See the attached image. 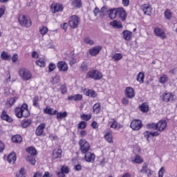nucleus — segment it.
I'll return each instance as SVG.
<instances>
[{
    "label": "nucleus",
    "instance_id": "14",
    "mask_svg": "<svg viewBox=\"0 0 177 177\" xmlns=\"http://www.w3.org/2000/svg\"><path fill=\"white\" fill-rule=\"evenodd\" d=\"M162 100L163 102H172L174 101V95L171 93H166L162 94Z\"/></svg>",
    "mask_w": 177,
    "mask_h": 177
},
{
    "label": "nucleus",
    "instance_id": "23",
    "mask_svg": "<svg viewBox=\"0 0 177 177\" xmlns=\"http://www.w3.org/2000/svg\"><path fill=\"white\" fill-rule=\"evenodd\" d=\"M122 34L123 39H124L125 41H131V38H132V32L129 30H124Z\"/></svg>",
    "mask_w": 177,
    "mask_h": 177
},
{
    "label": "nucleus",
    "instance_id": "34",
    "mask_svg": "<svg viewBox=\"0 0 177 177\" xmlns=\"http://www.w3.org/2000/svg\"><path fill=\"white\" fill-rule=\"evenodd\" d=\"M104 138L109 143H113V134H111V133H106L104 135Z\"/></svg>",
    "mask_w": 177,
    "mask_h": 177
},
{
    "label": "nucleus",
    "instance_id": "58",
    "mask_svg": "<svg viewBox=\"0 0 177 177\" xmlns=\"http://www.w3.org/2000/svg\"><path fill=\"white\" fill-rule=\"evenodd\" d=\"M81 69L82 70V71H88V64H86V62H83L81 65Z\"/></svg>",
    "mask_w": 177,
    "mask_h": 177
},
{
    "label": "nucleus",
    "instance_id": "31",
    "mask_svg": "<svg viewBox=\"0 0 177 177\" xmlns=\"http://www.w3.org/2000/svg\"><path fill=\"white\" fill-rule=\"evenodd\" d=\"M44 113L46 114H50V115H55V114H57V111L53 110L52 108H46L44 109Z\"/></svg>",
    "mask_w": 177,
    "mask_h": 177
},
{
    "label": "nucleus",
    "instance_id": "44",
    "mask_svg": "<svg viewBox=\"0 0 177 177\" xmlns=\"http://www.w3.org/2000/svg\"><path fill=\"white\" fill-rule=\"evenodd\" d=\"M37 66L39 67H44L45 66V59L40 58L39 60L36 61Z\"/></svg>",
    "mask_w": 177,
    "mask_h": 177
},
{
    "label": "nucleus",
    "instance_id": "39",
    "mask_svg": "<svg viewBox=\"0 0 177 177\" xmlns=\"http://www.w3.org/2000/svg\"><path fill=\"white\" fill-rule=\"evenodd\" d=\"M86 96H90L91 97H96V92L93 90H88L86 92Z\"/></svg>",
    "mask_w": 177,
    "mask_h": 177
},
{
    "label": "nucleus",
    "instance_id": "8",
    "mask_svg": "<svg viewBox=\"0 0 177 177\" xmlns=\"http://www.w3.org/2000/svg\"><path fill=\"white\" fill-rule=\"evenodd\" d=\"M153 32L156 37H159V38H161V39H165V38H167L165 32L162 31V29L160 28H155L153 30Z\"/></svg>",
    "mask_w": 177,
    "mask_h": 177
},
{
    "label": "nucleus",
    "instance_id": "2",
    "mask_svg": "<svg viewBox=\"0 0 177 177\" xmlns=\"http://www.w3.org/2000/svg\"><path fill=\"white\" fill-rule=\"evenodd\" d=\"M80 150L82 154H85V153H88L89 150H91V145L89 142L86 141L85 139H81L79 141Z\"/></svg>",
    "mask_w": 177,
    "mask_h": 177
},
{
    "label": "nucleus",
    "instance_id": "64",
    "mask_svg": "<svg viewBox=\"0 0 177 177\" xmlns=\"http://www.w3.org/2000/svg\"><path fill=\"white\" fill-rule=\"evenodd\" d=\"M122 5H124V6H129V0H122Z\"/></svg>",
    "mask_w": 177,
    "mask_h": 177
},
{
    "label": "nucleus",
    "instance_id": "10",
    "mask_svg": "<svg viewBox=\"0 0 177 177\" xmlns=\"http://www.w3.org/2000/svg\"><path fill=\"white\" fill-rule=\"evenodd\" d=\"M102 48L103 47H102V46H97L93 47V48H91L88 52L91 56H97V55H99V53H100V51Z\"/></svg>",
    "mask_w": 177,
    "mask_h": 177
},
{
    "label": "nucleus",
    "instance_id": "32",
    "mask_svg": "<svg viewBox=\"0 0 177 177\" xmlns=\"http://www.w3.org/2000/svg\"><path fill=\"white\" fill-rule=\"evenodd\" d=\"M26 151L28 152L30 156H37V149L34 147H28Z\"/></svg>",
    "mask_w": 177,
    "mask_h": 177
},
{
    "label": "nucleus",
    "instance_id": "40",
    "mask_svg": "<svg viewBox=\"0 0 177 177\" xmlns=\"http://www.w3.org/2000/svg\"><path fill=\"white\" fill-rule=\"evenodd\" d=\"M147 129H153V131H157V123H149L147 124Z\"/></svg>",
    "mask_w": 177,
    "mask_h": 177
},
{
    "label": "nucleus",
    "instance_id": "62",
    "mask_svg": "<svg viewBox=\"0 0 177 177\" xmlns=\"http://www.w3.org/2000/svg\"><path fill=\"white\" fill-rule=\"evenodd\" d=\"M17 59H19L17 54H14L12 57V62L16 63V62H17Z\"/></svg>",
    "mask_w": 177,
    "mask_h": 177
},
{
    "label": "nucleus",
    "instance_id": "61",
    "mask_svg": "<svg viewBox=\"0 0 177 177\" xmlns=\"http://www.w3.org/2000/svg\"><path fill=\"white\" fill-rule=\"evenodd\" d=\"M15 103H16V97L10 98V100L9 101V104L11 106H13V104H15Z\"/></svg>",
    "mask_w": 177,
    "mask_h": 177
},
{
    "label": "nucleus",
    "instance_id": "17",
    "mask_svg": "<svg viewBox=\"0 0 177 177\" xmlns=\"http://www.w3.org/2000/svg\"><path fill=\"white\" fill-rule=\"evenodd\" d=\"M1 120L6 121L7 122H13V118H12L9 115L6 114V111H3L1 115Z\"/></svg>",
    "mask_w": 177,
    "mask_h": 177
},
{
    "label": "nucleus",
    "instance_id": "26",
    "mask_svg": "<svg viewBox=\"0 0 177 177\" xmlns=\"http://www.w3.org/2000/svg\"><path fill=\"white\" fill-rule=\"evenodd\" d=\"M110 26H112L114 28H122V24H121V21L117 20L110 22Z\"/></svg>",
    "mask_w": 177,
    "mask_h": 177
},
{
    "label": "nucleus",
    "instance_id": "45",
    "mask_svg": "<svg viewBox=\"0 0 177 177\" xmlns=\"http://www.w3.org/2000/svg\"><path fill=\"white\" fill-rule=\"evenodd\" d=\"M93 110L94 113H96V114H98V113L100 112V104H95L93 106Z\"/></svg>",
    "mask_w": 177,
    "mask_h": 177
},
{
    "label": "nucleus",
    "instance_id": "13",
    "mask_svg": "<svg viewBox=\"0 0 177 177\" xmlns=\"http://www.w3.org/2000/svg\"><path fill=\"white\" fill-rule=\"evenodd\" d=\"M95 157L96 156L94 155V153L88 151V152L85 153L84 160L87 162H93L95 161Z\"/></svg>",
    "mask_w": 177,
    "mask_h": 177
},
{
    "label": "nucleus",
    "instance_id": "43",
    "mask_svg": "<svg viewBox=\"0 0 177 177\" xmlns=\"http://www.w3.org/2000/svg\"><path fill=\"white\" fill-rule=\"evenodd\" d=\"M59 89L62 95H66L67 93V85L66 84L61 85Z\"/></svg>",
    "mask_w": 177,
    "mask_h": 177
},
{
    "label": "nucleus",
    "instance_id": "47",
    "mask_svg": "<svg viewBox=\"0 0 177 177\" xmlns=\"http://www.w3.org/2000/svg\"><path fill=\"white\" fill-rule=\"evenodd\" d=\"M165 17L167 20H169L172 17V12L169 10H166L165 12Z\"/></svg>",
    "mask_w": 177,
    "mask_h": 177
},
{
    "label": "nucleus",
    "instance_id": "7",
    "mask_svg": "<svg viewBox=\"0 0 177 177\" xmlns=\"http://www.w3.org/2000/svg\"><path fill=\"white\" fill-rule=\"evenodd\" d=\"M165 128H167V121L160 120L158 123H156V131L158 132L165 131Z\"/></svg>",
    "mask_w": 177,
    "mask_h": 177
},
{
    "label": "nucleus",
    "instance_id": "59",
    "mask_svg": "<svg viewBox=\"0 0 177 177\" xmlns=\"http://www.w3.org/2000/svg\"><path fill=\"white\" fill-rule=\"evenodd\" d=\"M75 102H80V100H82V95L75 94Z\"/></svg>",
    "mask_w": 177,
    "mask_h": 177
},
{
    "label": "nucleus",
    "instance_id": "46",
    "mask_svg": "<svg viewBox=\"0 0 177 177\" xmlns=\"http://www.w3.org/2000/svg\"><path fill=\"white\" fill-rule=\"evenodd\" d=\"M78 129H85L86 128V122L82 121L77 124Z\"/></svg>",
    "mask_w": 177,
    "mask_h": 177
},
{
    "label": "nucleus",
    "instance_id": "27",
    "mask_svg": "<svg viewBox=\"0 0 177 177\" xmlns=\"http://www.w3.org/2000/svg\"><path fill=\"white\" fill-rule=\"evenodd\" d=\"M139 109L140 111H142V113H147V111H149V104L144 102L139 106Z\"/></svg>",
    "mask_w": 177,
    "mask_h": 177
},
{
    "label": "nucleus",
    "instance_id": "37",
    "mask_svg": "<svg viewBox=\"0 0 177 177\" xmlns=\"http://www.w3.org/2000/svg\"><path fill=\"white\" fill-rule=\"evenodd\" d=\"M57 120H60L63 118H66L67 117V113L66 111L62 113V112H57Z\"/></svg>",
    "mask_w": 177,
    "mask_h": 177
},
{
    "label": "nucleus",
    "instance_id": "25",
    "mask_svg": "<svg viewBox=\"0 0 177 177\" xmlns=\"http://www.w3.org/2000/svg\"><path fill=\"white\" fill-rule=\"evenodd\" d=\"M15 115L17 118H21L23 117V105L21 107H17L15 109Z\"/></svg>",
    "mask_w": 177,
    "mask_h": 177
},
{
    "label": "nucleus",
    "instance_id": "54",
    "mask_svg": "<svg viewBox=\"0 0 177 177\" xmlns=\"http://www.w3.org/2000/svg\"><path fill=\"white\" fill-rule=\"evenodd\" d=\"M55 68H56V65L53 63H50V64L48 66L49 73H52V71H53V70H55Z\"/></svg>",
    "mask_w": 177,
    "mask_h": 177
},
{
    "label": "nucleus",
    "instance_id": "60",
    "mask_svg": "<svg viewBox=\"0 0 177 177\" xmlns=\"http://www.w3.org/2000/svg\"><path fill=\"white\" fill-rule=\"evenodd\" d=\"M151 136L156 137V136H160V133L158 131H153L150 133Z\"/></svg>",
    "mask_w": 177,
    "mask_h": 177
},
{
    "label": "nucleus",
    "instance_id": "48",
    "mask_svg": "<svg viewBox=\"0 0 177 177\" xmlns=\"http://www.w3.org/2000/svg\"><path fill=\"white\" fill-rule=\"evenodd\" d=\"M167 81H168V76L167 75H163L162 77H160V84H165Z\"/></svg>",
    "mask_w": 177,
    "mask_h": 177
},
{
    "label": "nucleus",
    "instance_id": "42",
    "mask_svg": "<svg viewBox=\"0 0 177 177\" xmlns=\"http://www.w3.org/2000/svg\"><path fill=\"white\" fill-rule=\"evenodd\" d=\"M109 124H111L110 127L113 128L114 129H116V128L118 127V123L115 119H112Z\"/></svg>",
    "mask_w": 177,
    "mask_h": 177
},
{
    "label": "nucleus",
    "instance_id": "38",
    "mask_svg": "<svg viewBox=\"0 0 177 177\" xmlns=\"http://www.w3.org/2000/svg\"><path fill=\"white\" fill-rule=\"evenodd\" d=\"M83 42H84V44H86V45H94L95 41H93V40L91 39V38L89 37H85L83 39Z\"/></svg>",
    "mask_w": 177,
    "mask_h": 177
},
{
    "label": "nucleus",
    "instance_id": "55",
    "mask_svg": "<svg viewBox=\"0 0 177 177\" xmlns=\"http://www.w3.org/2000/svg\"><path fill=\"white\" fill-rule=\"evenodd\" d=\"M165 174V169H164V167H161L158 171V177H164Z\"/></svg>",
    "mask_w": 177,
    "mask_h": 177
},
{
    "label": "nucleus",
    "instance_id": "6",
    "mask_svg": "<svg viewBox=\"0 0 177 177\" xmlns=\"http://www.w3.org/2000/svg\"><path fill=\"white\" fill-rule=\"evenodd\" d=\"M51 12L52 13H57L58 12H63V4L62 3H53L51 5Z\"/></svg>",
    "mask_w": 177,
    "mask_h": 177
},
{
    "label": "nucleus",
    "instance_id": "9",
    "mask_svg": "<svg viewBox=\"0 0 177 177\" xmlns=\"http://www.w3.org/2000/svg\"><path fill=\"white\" fill-rule=\"evenodd\" d=\"M78 23H80V19H78V17L76 15L72 16L69 21V26L71 28H75L77 26H78Z\"/></svg>",
    "mask_w": 177,
    "mask_h": 177
},
{
    "label": "nucleus",
    "instance_id": "19",
    "mask_svg": "<svg viewBox=\"0 0 177 177\" xmlns=\"http://www.w3.org/2000/svg\"><path fill=\"white\" fill-rule=\"evenodd\" d=\"M141 9L144 12L145 15H147V16H150L151 15V7L147 4H144L142 6Z\"/></svg>",
    "mask_w": 177,
    "mask_h": 177
},
{
    "label": "nucleus",
    "instance_id": "28",
    "mask_svg": "<svg viewBox=\"0 0 177 177\" xmlns=\"http://www.w3.org/2000/svg\"><path fill=\"white\" fill-rule=\"evenodd\" d=\"M117 13H118L117 8L111 9L109 10V17L111 19V20H113V19H115V17H117L118 16Z\"/></svg>",
    "mask_w": 177,
    "mask_h": 177
},
{
    "label": "nucleus",
    "instance_id": "30",
    "mask_svg": "<svg viewBox=\"0 0 177 177\" xmlns=\"http://www.w3.org/2000/svg\"><path fill=\"white\" fill-rule=\"evenodd\" d=\"M12 140L14 143H21L23 138L20 135H15L12 136Z\"/></svg>",
    "mask_w": 177,
    "mask_h": 177
},
{
    "label": "nucleus",
    "instance_id": "41",
    "mask_svg": "<svg viewBox=\"0 0 177 177\" xmlns=\"http://www.w3.org/2000/svg\"><path fill=\"white\" fill-rule=\"evenodd\" d=\"M147 165H149V164L147 163L143 164L142 169H140L141 174H147V172H149V169H147Z\"/></svg>",
    "mask_w": 177,
    "mask_h": 177
},
{
    "label": "nucleus",
    "instance_id": "33",
    "mask_svg": "<svg viewBox=\"0 0 177 177\" xmlns=\"http://www.w3.org/2000/svg\"><path fill=\"white\" fill-rule=\"evenodd\" d=\"M26 160L28 161V162L31 163L32 165H35V156L34 155H28L26 157Z\"/></svg>",
    "mask_w": 177,
    "mask_h": 177
},
{
    "label": "nucleus",
    "instance_id": "12",
    "mask_svg": "<svg viewBox=\"0 0 177 177\" xmlns=\"http://www.w3.org/2000/svg\"><path fill=\"white\" fill-rule=\"evenodd\" d=\"M125 94L128 99H133V97H135V91L132 87H127Z\"/></svg>",
    "mask_w": 177,
    "mask_h": 177
},
{
    "label": "nucleus",
    "instance_id": "21",
    "mask_svg": "<svg viewBox=\"0 0 177 177\" xmlns=\"http://www.w3.org/2000/svg\"><path fill=\"white\" fill-rule=\"evenodd\" d=\"M17 158L16 157V153L12 152L8 156L7 161H8L10 164H15V162H16Z\"/></svg>",
    "mask_w": 177,
    "mask_h": 177
},
{
    "label": "nucleus",
    "instance_id": "50",
    "mask_svg": "<svg viewBox=\"0 0 177 177\" xmlns=\"http://www.w3.org/2000/svg\"><path fill=\"white\" fill-rule=\"evenodd\" d=\"M39 31L41 35H46L48 31V29L46 26H44L42 28H40Z\"/></svg>",
    "mask_w": 177,
    "mask_h": 177
},
{
    "label": "nucleus",
    "instance_id": "56",
    "mask_svg": "<svg viewBox=\"0 0 177 177\" xmlns=\"http://www.w3.org/2000/svg\"><path fill=\"white\" fill-rule=\"evenodd\" d=\"M59 81H60V77L55 76L54 78H52V80H50V82H52L53 84H57V82H59Z\"/></svg>",
    "mask_w": 177,
    "mask_h": 177
},
{
    "label": "nucleus",
    "instance_id": "22",
    "mask_svg": "<svg viewBox=\"0 0 177 177\" xmlns=\"http://www.w3.org/2000/svg\"><path fill=\"white\" fill-rule=\"evenodd\" d=\"M62 153H63L62 149H55L53 152V158L55 160H56V158H62Z\"/></svg>",
    "mask_w": 177,
    "mask_h": 177
},
{
    "label": "nucleus",
    "instance_id": "15",
    "mask_svg": "<svg viewBox=\"0 0 177 177\" xmlns=\"http://www.w3.org/2000/svg\"><path fill=\"white\" fill-rule=\"evenodd\" d=\"M57 67L59 71H67L68 70V66L64 61H61L57 63Z\"/></svg>",
    "mask_w": 177,
    "mask_h": 177
},
{
    "label": "nucleus",
    "instance_id": "29",
    "mask_svg": "<svg viewBox=\"0 0 177 177\" xmlns=\"http://www.w3.org/2000/svg\"><path fill=\"white\" fill-rule=\"evenodd\" d=\"M32 124V120L31 119L24 120L21 122L22 128H28Z\"/></svg>",
    "mask_w": 177,
    "mask_h": 177
},
{
    "label": "nucleus",
    "instance_id": "49",
    "mask_svg": "<svg viewBox=\"0 0 177 177\" xmlns=\"http://www.w3.org/2000/svg\"><path fill=\"white\" fill-rule=\"evenodd\" d=\"M113 59L116 62L122 59V55L121 53H116L113 56Z\"/></svg>",
    "mask_w": 177,
    "mask_h": 177
},
{
    "label": "nucleus",
    "instance_id": "1",
    "mask_svg": "<svg viewBox=\"0 0 177 177\" xmlns=\"http://www.w3.org/2000/svg\"><path fill=\"white\" fill-rule=\"evenodd\" d=\"M18 21L21 27H25L26 28H30L32 25L31 19L23 15H19Z\"/></svg>",
    "mask_w": 177,
    "mask_h": 177
},
{
    "label": "nucleus",
    "instance_id": "5",
    "mask_svg": "<svg viewBox=\"0 0 177 177\" xmlns=\"http://www.w3.org/2000/svg\"><path fill=\"white\" fill-rule=\"evenodd\" d=\"M142 127H143V124L142 123V120H133L130 124V128L133 131H139Z\"/></svg>",
    "mask_w": 177,
    "mask_h": 177
},
{
    "label": "nucleus",
    "instance_id": "35",
    "mask_svg": "<svg viewBox=\"0 0 177 177\" xmlns=\"http://www.w3.org/2000/svg\"><path fill=\"white\" fill-rule=\"evenodd\" d=\"M145 73L143 72H140L137 76V81L140 82V84H143L145 82Z\"/></svg>",
    "mask_w": 177,
    "mask_h": 177
},
{
    "label": "nucleus",
    "instance_id": "36",
    "mask_svg": "<svg viewBox=\"0 0 177 177\" xmlns=\"http://www.w3.org/2000/svg\"><path fill=\"white\" fill-rule=\"evenodd\" d=\"M1 57L3 60H10V59H12V57L5 51L1 53Z\"/></svg>",
    "mask_w": 177,
    "mask_h": 177
},
{
    "label": "nucleus",
    "instance_id": "20",
    "mask_svg": "<svg viewBox=\"0 0 177 177\" xmlns=\"http://www.w3.org/2000/svg\"><path fill=\"white\" fill-rule=\"evenodd\" d=\"M22 109H23L22 117H24V118H27V117H30V111H28V105H27V104H23Z\"/></svg>",
    "mask_w": 177,
    "mask_h": 177
},
{
    "label": "nucleus",
    "instance_id": "52",
    "mask_svg": "<svg viewBox=\"0 0 177 177\" xmlns=\"http://www.w3.org/2000/svg\"><path fill=\"white\" fill-rule=\"evenodd\" d=\"M61 172H62L63 174H68V172H70V170L68 169V167L62 166L61 167Z\"/></svg>",
    "mask_w": 177,
    "mask_h": 177
},
{
    "label": "nucleus",
    "instance_id": "4",
    "mask_svg": "<svg viewBox=\"0 0 177 177\" xmlns=\"http://www.w3.org/2000/svg\"><path fill=\"white\" fill-rule=\"evenodd\" d=\"M87 75L89 78H93V80H101L103 78V74L97 70H93L88 72Z\"/></svg>",
    "mask_w": 177,
    "mask_h": 177
},
{
    "label": "nucleus",
    "instance_id": "24",
    "mask_svg": "<svg viewBox=\"0 0 177 177\" xmlns=\"http://www.w3.org/2000/svg\"><path fill=\"white\" fill-rule=\"evenodd\" d=\"M71 5L73 8L80 9V8H82V1L81 0H73L71 1Z\"/></svg>",
    "mask_w": 177,
    "mask_h": 177
},
{
    "label": "nucleus",
    "instance_id": "16",
    "mask_svg": "<svg viewBox=\"0 0 177 177\" xmlns=\"http://www.w3.org/2000/svg\"><path fill=\"white\" fill-rule=\"evenodd\" d=\"M44 129H45V123H41L36 129L35 135L37 136H42V133H44Z\"/></svg>",
    "mask_w": 177,
    "mask_h": 177
},
{
    "label": "nucleus",
    "instance_id": "3",
    "mask_svg": "<svg viewBox=\"0 0 177 177\" xmlns=\"http://www.w3.org/2000/svg\"><path fill=\"white\" fill-rule=\"evenodd\" d=\"M19 76L24 81H28L32 78V74L28 69L21 68L19 71Z\"/></svg>",
    "mask_w": 177,
    "mask_h": 177
},
{
    "label": "nucleus",
    "instance_id": "57",
    "mask_svg": "<svg viewBox=\"0 0 177 177\" xmlns=\"http://www.w3.org/2000/svg\"><path fill=\"white\" fill-rule=\"evenodd\" d=\"M151 132L149 131H147L144 133V136L145 138H147V142H150V140H149L150 138V137L151 136V134H150Z\"/></svg>",
    "mask_w": 177,
    "mask_h": 177
},
{
    "label": "nucleus",
    "instance_id": "51",
    "mask_svg": "<svg viewBox=\"0 0 177 177\" xmlns=\"http://www.w3.org/2000/svg\"><path fill=\"white\" fill-rule=\"evenodd\" d=\"M38 100H39V97L38 96H35L33 98V106H35V107H38L39 106V104H38Z\"/></svg>",
    "mask_w": 177,
    "mask_h": 177
},
{
    "label": "nucleus",
    "instance_id": "11",
    "mask_svg": "<svg viewBox=\"0 0 177 177\" xmlns=\"http://www.w3.org/2000/svg\"><path fill=\"white\" fill-rule=\"evenodd\" d=\"M117 15L122 21H125V19H127V12H125V10L122 8H117Z\"/></svg>",
    "mask_w": 177,
    "mask_h": 177
},
{
    "label": "nucleus",
    "instance_id": "63",
    "mask_svg": "<svg viewBox=\"0 0 177 177\" xmlns=\"http://www.w3.org/2000/svg\"><path fill=\"white\" fill-rule=\"evenodd\" d=\"M75 171H81L82 169V166L80 164H78L75 166Z\"/></svg>",
    "mask_w": 177,
    "mask_h": 177
},
{
    "label": "nucleus",
    "instance_id": "53",
    "mask_svg": "<svg viewBox=\"0 0 177 177\" xmlns=\"http://www.w3.org/2000/svg\"><path fill=\"white\" fill-rule=\"evenodd\" d=\"M82 120H84V121H89L90 118H91V115L89 114H83L81 116Z\"/></svg>",
    "mask_w": 177,
    "mask_h": 177
},
{
    "label": "nucleus",
    "instance_id": "18",
    "mask_svg": "<svg viewBox=\"0 0 177 177\" xmlns=\"http://www.w3.org/2000/svg\"><path fill=\"white\" fill-rule=\"evenodd\" d=\"M131 161L135 164H142V162H143V158L139 155H135L134 156L131 157Z\"/></svg>",
    "mask_w": 177,
    "mask_h": 177
}]
</instances>
